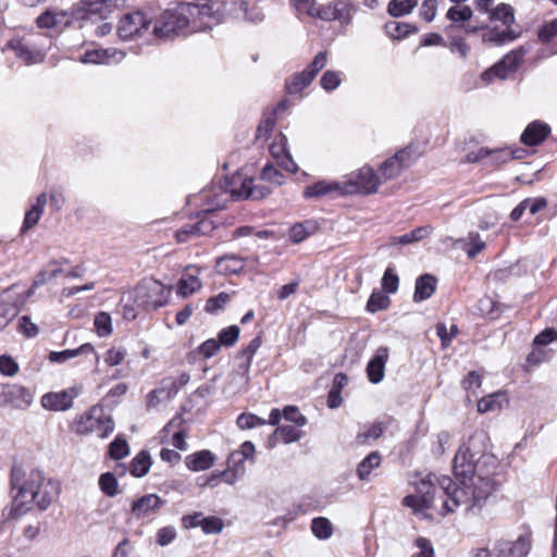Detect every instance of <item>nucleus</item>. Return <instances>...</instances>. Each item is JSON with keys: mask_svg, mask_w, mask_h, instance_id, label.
I'll list each match as a JSON object with an SVG mask.
<instances>
[{"mask_svg": "<svg viewBox=\"0 0 557 557\" xmlns=\"http://www.w3.org/2000/svg\"><path fill=\"white\" fill-rule=\"evenodd\" d=\"M497 460L488 453V437L483 431L474 432L461 445L454 458V473L461 486L447 475H441L440 487L447 495L443 504L448 512L465 506L466 511H480L487 498L497 490L499 482L494 478Z\"/></svg>", "mask_w": 557, "mask_h": 557, "instance_id": "1", "label": "nucleus"}, {"mask_svg": "<svg viewBox=\"0 0 557 557\" xmlns=\"http://www.w3.org/2000/svg\"><path fill=\"white\" fill-rule=\"evenodd\" d=\"M11 487L16 491L14 505L22 508L35 503L39 509H47L58 497L59 487L52 481H45L42 473L32 470L25 473L21 467L14 466L11 470Z\"/></svg>", "mask_w": 557, "mask_h": 557, "instance_id": "2", "label": "nucleus"}, {"mask_svg": "<svg viewBox=\"0 0 557 557\" xmlns=\"http://www.w3.org/2000/svg\"><path fill=\"white\" fill-rule=\"evenodd\" d=\"M200 7L196 3H180L161 14L153 26V33L159 38L187 35L194 29L190 25L200 15Z\"/></svg>", "mask_w": 557, "mask_h": 557, "instance_id": "3", "label": "nucleus"}, {"mask_svg": "<svg viewBox=\"0 0 557 557\" xmlns=\"http://www.w3.org/2000/svg\"><path fill=\"white\" fill-rule=\"evenodd\" d=\"M440 478L441 476L431 473L425 478H421L420 481L416 482L417 494L406 496L403 500V505L411 508L414 513H421L425 509L437 508L435 503L440 499L441 512L443 515L449 513L443 506L444 502L448 499V497L440 487L437 480Z\"/></svg>", "mask_w": 557, "mask_h": 557, "instance_id": "4", "label": "nucleus"}, {"mask_svg": "<svg viewBox=\"0 0 557 557\" xmlns=\"http://www.w3.org/2000/svg\"><path fill=\"white\" fill-rule=\"evenodd\" d=\"M227 194L238 199L258 200L270 194V189L263 185H256L251 177L237 173L232 176L225 191L215 194L214 199L208 203L206 211L222 208L227 200Z\"/></svg>", "mask_w": 557, "mask_h": 557, "instance_id": "5", "label": "nucleus"}, {"mask_svg": "<svg viewBox=\"0 0 557 557\" xmlns=\"http://www.w3.org/2000/svg\"><path fill=\"white\" fill-rule=\"evenodd\" d=\"M115 424L110 414L101 406H92L86 412L78 414L72 430L78 435L95 434L99 438H107L114 431Z\"/></svg>", "mask_w": 557, "mask_h": 557, "instance_id": "6", "label": "nucleus"}, {"mask_svg": "<svg viewBox=\"0 0 557 557\" xmlns=\"http://www.w3.org/2000/svg\"><path fill=\"white\" fill-rule=\"evenodd\" d=\"M172 286H165L158 280L141 281L134 290V300L145 310H157L168 305Z\"/></svg>", "mask_w": 557, "mask_h": 557, "instance_id": "7", "label": "nucleus"}, {"mask_svg": "<svg viewBox=\"0 0 557 557\" xmlns=\"http://www.w3.org/2000/svg\"><path fill=\"white\" fill-rule=\"evenodd\" d=\"M344 194H375L383 183L381 176L374 172L371 166L364 165L359 170L351 172L343 178Z\"/></svg>", "mask_w": 557, "mask_h": 557, "instance_id": "8", "label": "nucleus"}, {"mask_svg": "<svg viewBox=\"0 0 557 557\" xmlns=\"http://www.w3.org/2000/svg\"><path fill=\"white\" fill-rule=\"evenodd\" d=\"M150 23L151 20L140 11L125 13L117 23L116 34L122 40H134L148 32Z\"/></svg>", "mask_w": 557, "mask_h": 557, "instance_id": "9", "label": "nucleus"}, {"mask_svg": "<svg viewBox=\"0 0 557 557\" xmlns=\"http://www.w3.org/2000/svg\"><path fill=\"white\" fill-rule=\"evenodd\" d=\"M327 63V53L322 51L319 52L312 60V62L308 65L306 70L302 72L294 74L286 82V90L290 95H297L301 92L305 88H307L317 74L325 67Z\"/></svg>", "mask_w": 557, "mask_h": 557, "instance_id": "10", "label": "nucleus"}, {"mask_svg": "<svg viewBox=\"0 0 557 557\" xmlns=\"http://www.w3.org/2000/svg\"><path fill=\"white\" fill-rule=\"evenodd\" d=\"M420 153L416 151L412 145L407 146L405 149L396 152L392 158L384 161L380 166V176L382 181H389L397 177L401 171L410 166Z\"/></svg>", "mask_w": 557, "mask_h": 557, "instance_id": "11", "label": "nucleus"}, {"mask_svg": "<svg viewBox=\"0 0 557 557\" xmlns=\"http://www.w3.org/2000/svg\"><path fill=\"white\" fill-rule=\"evenodd\" d=\"M354 12L355 7L349 0H334L324 4L319 3L315 18L324 22L338 21L342 25H348Z\"/></svg>", "mask_w": 557, "mask_h": 557, "instance_id": "12", "label": "nucleus"}, {"mask_svg": "<svg viewBox=\"0 0 557 557\" xmlns=\"http://www.w3.org/2000/svg\"><path fill=\"white\" fill-rule=\"evenodd\" d=\"M126 57L123 50L114 47L109 48H87L77 57V61L83 64L112 65L122 62Z\"/></svg>", "mask_w": 557, "mask_h": 557, "instance_id": "13", "label": "nucleus"}, {"mask_svg": "<svg viewBox=\"0 0 557 557\" xmlns=\"http://www.w3.org/2000/svg\"><path fill=\"white\" fill-rule=\"evenodd\" d=\"M525 53L527 50L522 47L511 51L492 69L485 71L482 74V79L486 83H490L494 76L502 79L506 78L509 72L515 71L520 65Z\"/></svg>", "mask_w": 557, "mask_h": 557, "instance_id": "14", "label": "nucleus"}, {"mask_svg": "<svg viewBox=\"0 0 557 557\" xmlns=\"http://www.w3.org/2000/svg\"><path fill=\"white\" fill-rule=\"evenodd\" d=\"M0 397V405L11 406L15 409H26L33 403L30 391L17 384L2 385Z\"/></svg>", "mask_w": 557, "mask_h": 557, "instance_id": "15", "label": "nucleus"}, {"mask_svg": "<svg viewBox=\"0 0 557 557\" xmlns=\"http://www.w3.org/2000/svg\"><path fill=\"white\" fill-rule=\"evenodd\" d=\"M532 548L529 535H520L516 541L497 540L494 544L496 557H527Z\"/></svg>", "mask_w": 557, "mask_h": 557, "instance_id": "16", "label": "nucleus"}, {"mask_svg": "<svg viewBox=\"0 0 557 557\" xmlns=\"http://www.w3.org/2000/svg\"><path fill=\"white\" fill-rule=\"evenodd\" d=\"M81 389L76 386L60 392L47 393L41 397V406L52 411H65L73 406Z\"/></svg>", "mask_w": 557, "mask_h": 557, "instance_id": "17", "label": "nucleus"}, {"mask_svg": "<svg viewBox=\"0 0 557 557\" xmlns=\"http://www.w3.org/2000/svg\"><path fill=\"white\" fill-rule=\"evenodd\" d=\"M7 49L12 50L15 55L27 65L40 63L46 58V51L44 49L30 46L21 38L9 40L3 50Z\"/></svg>", "mask_w": 557, "mask_h": 557, "instance_id": "18", "label": "nucleus"}, {"mask_svg": "<svg viewBox=\"0 0 557 557\" xmlns=\"http://www.w3.org/2000/svg\"><path fill=\"white\" fill-rule=\"evenodd\" d=\"M213 230V222L207 218H202L193 224H186L177 230L175 238L178 243H187L194 238L208 235Z\"/></svg>", "mask_w": 557, "mask_h": 557, "instance_id": "19", "label": "nucleus"}, {"mask_svg": "<svg viewBox=\"0 0 557 557\" xmlns=\"http://www.w3.org/2000/svg\"><path fill=\"white\" fill-rule=\"evenodd\" d=\"M388 356V348L380 347L377 348L374 357L369 361L367 366V375L371 383L377 384L383 381Z\"/></svg>", "mask_w": 557, "mask_h": 557, "instance_id": "20", "label": "nucleus"}, {"mask_svg": "<svg viewBox=\"0 0 557 557\" xmlns=\"http://www.w3.org/2000/svg\"><path fill=\"white\" fill-rule=\"evenodd\" d=\"M199 272L200 270L197 267H188L186 269L177 282L176 293L178 296L187 298L201 288L202 284L198 277Z\"/></svg>", "mask_w": 557, "mask_h": 557, "instance_id": "21", "label": "nucleus"}, {"mask_svg": "<svg viewBox=\"0 0 557 557\" xmlns=\"http://www.w3.org/2000/svg\"><path fill=\"white\" fill-rule=\"evenodd\" d=\"M162 504L163 502L158 495L148 494L133 503L132 513L136 518L149 517L150 515L156 513Z\"/></svg>", "mask_w": 557, "mask_h": 557, "instance_id": "22", "label": "nucleus"}, {"mask_svg": "<svg viewBox=\"0 0 557 557\" xmlns=\"http://www.w3.org/2000/svg\"><path fill=\"white\" fill-rule=\"evenodd\" d=\"M345 195L344 182L342 181H320L313 185L306 187L304 196L306 198L322 197L325 195Z\"/></svg>", "mask_w": 557, "mask_h": 557, "instance_id": "23", "label": "nucleus"}, {"mask_svg": "<svg viewBox=\"0 0 557 557\" xmlns=\"http://www.w3.org/2000/svg\"><path fill=\"white\" fill-rule=\"evenodd\" d=\"M550 128L547 124L540 121L530 123L521 135V141L528 146L541 144L549 134Z\"/></svg>", "mask_w": 557, "mask_h": 557, "instance_id": "24", "label": "nucleus"}, {"mask_svg": "<svg viewBox=\"0 0 557 557\" xmlns=\"http://www.w3.org/2000/svg\"><path fill=\"white\" fill-rule=\"evenodd\" d=\"M214 455L207 449L196 451L185 458L186 467L195 472L210 469L214 465Z\"/></svg>", "mask_w": 557, "mask_h": 557, "instance_id": "25", "label": "nucleus"}, {"mask_svg": "<svg viewBox=\"0 0 557 557\" xmlns=\"http://www.w3.org/2000/svg\"><path fill=\"white\" fill-rule=\"evenodd\" d=\"M47 201L48 196L46 193H41L37 196L35 205H33L32 208L25 213L22 232L34 227L39 222Z\"/></svg>", "mask_w": 557, "mask_h": 557, "instance_id": "26", "label": "nucleus"}, {"mask_svg": "<svg viewBox=\"0 0 557 557\" xmlns=\"http://www.w3.org/2000/svg\"><path fill=\"white\" fill-rule=\"evenodd\" d=\"M436 289V280L430 274L421 275L416 281L413 300L421 302L430 298Z\"/></svg>", "mask_w": 557, "mask_h": 557, "instance_id": "27", "label": "nucleus"}, {"mask_svg": "<svg viewBox=\"0 0 557 557\" xmlns=\"http://www.w3.org/2000/svg\"><path fill=\"white\" fill-rule=\"evenodd\" d=\"M215 269L220 274H238L245 269V260L238 256H224L216 260Z\"/></svg>", "mask_w": 557, "mask_h": 557, "instance_id": "28", "label": "nucleus"}, {"mask_svg": "<svg viewBox=\"0 0 557 557\" xmlns=\"http://www.w3.org/2000/svg\"><path fill=\"white\" fill-rule=\"evenodd\" d=\"M382 462L381 455L377 451H372L363 458L357 467V476L361 481H368L372 471L380 467Z\"/></svg>", "mask_w": 557, "mask_h": 557, "instance_id": "29", "label": "nucleus"}, {"mask_svg": "<svg viewBox=\"0 0 557 557\" xmlns=\"http://www.w3.org/2000/svg\"><path fill=\"white\" fill-rule=\"evenodd\" d=\"M507 403V397L505 393L497 392L493 393L486 397L481 398L478 401V411L481 413L485 412H494L499 410L504 404Z\"/></svg>", "mask_w": 557, "mask_h": 557, "instance_id": "30", "label": "nucleus"}, {"mask_svg": "<svg viewBox=\"0 0 557 557\" xmlns=\"http://www.w3.org/2000/svg\"><path fill=\"white\" fill-rule=\"evenodd\" d=\"M151 467V458L148 451L141 450L129 463V472L136 478H141L148 473Z\"/></svg>", "mask_w": 557, "mask_h": 557, "instance_id": "31", "label": "nucleus"}, {"mask_svg": "<svg viewBox=\"0 0 557 557\" xmlns=\"http://www.w3.org/2000/svg\"><path fill=\"white\" fill-rule=\"evenodd\" d=\"M94 347L90 344H83L75 349H65L63 351H53L49 355V359L52 362H65L69 359L75 358L81 354L94 352Z\"/></svg>", "mask_w": 557, "mask_h": 557, "instance_id": "32", "label": "nucleus"}, {"mask_svg": "<svg viewBox=\"0 0 557 557\" xmlns=\"http://www.w3.org/2000/svg\"><path fill=\"white\" fill-rule=\"evenodd\" d=\"M517 37L518 35L513 30H500L497 28H493L483 35V40L485 42H492L494 45L499 46L506 42H510L515 40Z\"/></svg>", "mask_w": 557, "mask_h": 557, "instance_id": "33", "label": "nucleus"}, {"mask_svg": "<svg viewBox=\"0 0 557 557\" xmlns=\"http://www.w3.org/2000/svg\"><path fill=\"white\" fill-rule=\"evenodd\" d=\"M311 531L319 540H327L333 534V525L327 518L318 517L311 521Z\"/></svg>", "mask_w": 557, "mask_h": 557, "instance_id": "34", "label": "nucleus"}, {"mask_svg": "<svg viewBox=\"0 0 557 557\" xmlns=\"http://www.w3.org/2000/svg\"><path fill=\"white\" fill-rule=\"evenodd\" d=\"M417 4V0H392L388 3L387 11L392 16L398 17L410 13Z\"/></svg>", "mask_w": 557, "mask_h": 557, "instance_id": "35", "label": "nucleus"}, {"mask_svg": "<svg viewBox=\"0 0 557 557\" xmlns=\"http://www.w3.org/2000/svg\"><path fill=\"white\" fill-rule=\"evenodd\" d=\"M385 425L382 422H375L370 425L366 431L360 432L356 441L360 445L368 444L370 441H375L383 434Z\"/></svg>", "mask_w": 557, "mask_h": 557, "instance_id": "36", "label": "nucleus"}, {"mask_svg": "<svg viewBox=\"0 0 557 557\" xmlns=\"http://www.w3.org/2000/svg\"><path fill=\"white\" fill-rule=\"evenodd\" d=\"M553 357V350L545 346L536 345L533 343V349L527 357V362L530 366H537L542 362L550 360Z\"/></svg>", "mask_w": 557, "mask_h": 557, "instance_id": "37", "label": "nucleus"}, {"mask_svg": "<svg viewBox=\"0 0 557 557\" xmlns=\"http://www.w3.org/2000/svg\"><path fill=\"white\" fill-rule=\"evenodd\" d=\"M187 373H181L176 379L168 377L162 381L163 386L166 388V397L172 398L177 392L189 382Z\"/></svg>", "mask_w": 557, "mask_h": 557, "instance_id": "38", "label": "nucleus"}, {"mask_svg": "<svg viewBox=\"0 0 557 557\" xmlns=\"http://www.w3.org/2000/svg\"><path fill=\"white\" fill-rule=\"evenodd\" d=\"M491 18L500 21L504 25L509 26L515 21L513 9L509 4L502 3L491 11Z\"/></svg>", "mask_w": 557, "mask_h": 557, "instance_id": "39", "label": "nucleus"}, {"mask_svg": "<svg viewBox=\"0 0 557 557\" xmlns=\"http://www.w3.org/2000/svg\"><path fill=\"white\" fill-rule=\"evenodd\" d=\"M314 230L310 222L295 224L289 230V238L293 243L299 244L304 242Z\"/></svg>", "mask_w": 557, "mask_h": 557, "instance_id": "40", "label": "nucleus"}, {"mask_svg": "<svg viewBox=\"0 0 557 557\" xmlns=\"http://www.w3.org/2000/svg\"><path fill=\"white\" fill-rule=\"evenodd\" d=\"M341 84L342 73L338 71L329 70L323 73L320 79L321 87L327 92L335 90Z\"/></svg>", "mask_w": 557, "mask_h": 557, "instance_id": "41", "label": "nucleus"}, {"mask_svg": "<svg viewBox=\"0 0 557 557\" xmlns=\"http://www.w3.org/2000/svg\"><path fill=\"white\" fill-rule=\"evenodd\" d=\"M64 13L47 10L37 17L36 23L39 28H53L61 22Z\"/></svg>", "mask_w": 557, "mask_h": 557, "instance_id": "42", "label": "nucleus"}, {"mask_svg": "<svg viewBox=\"0 0 557 557\" xmlns=\"http://www.w3.org/2000/svg\"><path fill=\"white\" fill-rule=\"evenodd\" d=\"M109 454L112 459L120 460L129 454V447L126 440L116 436L109 446Z\"/></svg>", "mask_w": 557, "mask_h": 557, "instance_id": "43", "label": "nucleus"}, {"mask_svg": "<svg viewBox=\"0 0 557 557\" xmlns=\"http://www.w3.org/2000/svg\"><path fill=\"white\" fill-rule=\"evenodd\" d=\"M446 17L453 23L466 22L472 17V10L468 5H455L447 11Z\"/></svg>", "mask_w": 557, "mask_h": 557, "instance_id": "44", "label": "nucleus"}, {"mask_svg": "<svg viewBox=\"0 0 557 557\" xmlns=\"http://www.w3.org/2000/svg\"><path fill=\"white\" fill-rule=\"evenodd\" d=\"M97 334L101 337L108 336L112 333L111 317L107 312H99L94 321Z\"/></svg>", "mask_w": 557, "mask_h": 557, "instance_id": "45", "label": "nucleus"}, {"mask_svg": "<svg viewBox=\"0 0 557 557\" xmlns=\"http://www.w3.org/2000/svg\"><path fill=\"white\" fill-rule=\"evenodd\" d=\"M385 30H386V34L389 37H392L393 39H400V38L407 36L408 34H410L411 32H413L414 29L411 28V26L408 24H401V23L392 21V22H388L385 24Z\"/></svg>", "mask_w": 557, "mask_h": 557, "instance_id": "46", "label": "nucleus"}, {"mask_svg": "<svg viewBox=\"0 0 557 557\" xmlns=\"http://www.w3.org/2000/svg\"><path fill=\"white\" fill-rule=\"evenodd\" d=\"M126 356H127L126 348H124L122 346H113L110 349H108V351L104 356V362L109 367H116L124 361Z\"/></svg>", "mask_w": 557, "mask_h": 557, "instance_id": "47", "label": "nucleus"}, {"mask_svg": "<svg viewBox=\"0 0 557 557\" xmlns=\"http://www.w3.org/2000/svg\"><path fill=\"white\" fill-rule=\"evenodd\" d=\"M265 424V419H262L253 413H242L237 418V425L242 430H249Z\"/></svg>", "mask_w": 557, "mask_h": 557, "instance_id": "48", "label": "nucleus"}, {"mask_svg": "<svg viewBox=\"0 0 557 557\" xmlns=\"http://www.w3.org/2000/svg\"><path fill=\"white\" fill-rule=\"evenodd\" d=\"M238 336H239V327L236 325H231V326L223 329L219 332L216 341L220 343L221 346L223 345V346L230 347V346H233L237 342Z\"/></svg>", "mask_w": 557, "mask_h": 557, "instance_id": "49", "label": "nucleus"}, {"mask_svg": "<svg viewBox=\"0 0 557 557\" xmlns=\"http://www.w3.org/2000/svg\"><path fill=\"white\" fill-rule=\"evenodd\" d=\"M389 305V298L380 292H374L371 294L368 302L367 310L370 312H376L383 309H386Z\"/></svg>", "mask_w": 557, "mask_h": 557, "instance_id": "50", "label": "nucleus"}, {"mask_svg": "<svg viewBox=\"0 0 557 557\" xmlns=\"http://www.w3.org/2000/svg\"><path fill=\"white\" fill-rule=\"evenodd\" d=\"M99 486L101 491L110 497L117 494V481L111 472L101 474L99 479Z\"/></svg>", "mask_w": 557, "mask_h": 557, "instance_id": "51", "label": "nucleus"}, {"mask_svg": "<svg viewBox=\"0 0 557 557\" xmlns=\"http://www.w3.org/2000/svg\"><path fill=\"white\" fill-rule=\"evenodd\" d=\"M255 453V445L251 442H245L238 451L231 454L230 462L239 463L244 466V460L251 458Z\"/></svg>", "mask_w": 557, "mask_h": 557, "instance_id": "52", "label": "nucleus"}, {"mask_svg": "<svg viewBox=\"0 0 557 557\" xmlns=\"http://www.w3.org/2000/svg\"><path fill=\"white\" fill-rule=\"evenodd\" d=\"M518 151H513L510 149H493L492 154L490 157L492 164H503L513 159H519L520 156L517 154Z\"/></svg>", "mask_w": 557, "mask_h": 557, "instance_id": "53", "label": "nucleus"}, {"mask_svg": "<svg viewBox=\"0 0 557 557\" xmlns=\"http://www.w3.org/2000/svg\"><path fill=\"white\" fill-rule=\"evenodd\" d=\"M246 469L244 466H239V463H234L233 468H228L227 470L220 471L219 475L221 479L228 485H233L237 480L244 476Z\"/></svg>", "mask_w": 557, "mask_h": 557, "instance_id": "54", "label": "nucleus"}, {"mask_svg": "<svg viewBox=\"0 0 557 557\" xmlns=\"http://www.w3.org/2000/svg\"><path fill=\"white\" fill-rule=\"evenodd\" d=\"M436 332L438 337L441 338L442 345L444 347L449 346L453 338L457 336L459 333L458 326L455 324H451L449 329L443 323L437 324Z\"/></svg>", "mask_w": 557, "mask_h": 557, "instance_id": "55", "label": "nucleus"}, {"mask_svg": "<svg viewBox=\"0 0 557 557\" xmlns=\"http://www.w3.org/2000/svg\"><path fill=\"white\" fill-rule=\"evenodd\" d=\"M17 314L15 306L0 300V331H2Z\"/></svg>", "mask_w": 557, "mask_h": 557, "instance_id": "56", "label": "nucleus"}, {"mask_svg": "<svg viewBox=\"0 0 557 557\" xmlns=\"http://www.w3.org/2000/svg\"><path fill=\"white\" fill-rule=\"evenodd\" d=\"M275 433L286 444L297 442L301 437V432L297 429V425L281 426L275 431Z\"/></svg>", "mask_w": 557, "mask_h": 557, "instance_id": "57", "label": "nucleus"}, {"mask_svg": "<svg viewBox=\"0 0 557 557\" xmlns=\"http://www.w3.org/2000/svg\"><path fill=\"white\" fill-rule=\"evenodd\" d=\"M399 278L392 268H387L382 277V287L386 293H395L398 289Z\"/></svg>", "mask_w": 557, "mask_h": 557, "instance_id": "58", "label": "nucleus"}, {"mask_svg": "<svg viewBox=\"0 0 557 557\" xmlns=\"http://www.w3.org/2000/svg\"><path fill=\"white\" fill-rule=\"evenodd\" d=\"M261 178L277 186L284 183L283 174L271 164L264 165L261 172Z\"/></svg>", "mask_w": 557, "mask_h": 557, "instance_id": "59", "label": "nucleus"}, {"mask_svg": "<svg viewBox=\"0 0 557 557\" xmlns=\"http://www.w3.org/2000/svg\"><path fill=\"white\" fill-rule=\"evenodd\" d=\"M49 200L53 210H61L66 201L63 188L61 186H52L49 191Z\"/></svg>", "mask_w": 557, "mask_h": 557, "instance_id": "60", "label": "nucleus"}, {"mask_svg": "<svg viewBox=\"0 0 557 557\" xmlns=\"http://www.w3.org/2000/svg\"><path fill=\"white\" fill-rule=\"evenodd\" d=\"M201 529L206 534H216L223 529V522L218 517H207L201 520Z\"/></svg>", "mask_w": 557, "mask_h": 557, "instance_id": "61", "label": "nucleus"}, {"mask_svg": "<svg viewBox=\"0 0 557 557\" xmlns=\"http://www.w3.org/2000/svg\"><path fill=\"white\" fill-rule=\"evenodd\" d=\"M319 3L315 0H296L295 8L299 14L315 18Z\"/></svg>", "mask_w": 557, "mask_h": 557, "instance_id": "62", "label": "nucleus"}, {"mask_svg": "<svg viewBox=\"0 0 557 557\" xmlns=\"http://www.w3.org/2000/svg\"><path fill=\"white\" fill-rule=\"evenodd\" d=\"M468 242L469 248H467V253L470 258L475 257L485 248V243L481 239L478 233H470L468 235Z\"/></svg>", "mask_w": 557, "mask_h": 557, "instance_id": "63", "label": "nucleus"}, {"mask_svg": "<svg viewBox=\"0 0 557 557\" xmlns=\"http://www.w3.org/2000/svg\"><path fill=\"white\" fill-rule=\"evenodd\" d=\"M176 537V530L174 527L168 525L161 528L156 535L157 543L160 546H166L171 544Z\"/></svg>", "mask_w": 557, "mask_h": 557, "instance_id": "64", "label": "nucleus"}]
</instances>
